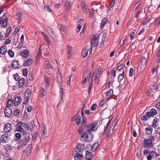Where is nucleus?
Segmentation results:
<instances>
[{
	"label": "nucleus",
	"mask_w": 160,
	"mask_h": 160,
	"mask_svg": "<svg viewBox=\"0 0 160 160\" xmlns=\"http://www.w3.org/2000/svg\"><path fill=\"white\" fill-rule=\"evenodd\" d=\"M84 146L82 144L78 143L73 152L72 155L75 160H80L83 158L82 152L84 151Z\"/></svg>",
	"instance_id": "1"
},
{
	"label": "nucleus",
	"mask_w": 160,
	"mask_h": 160,
	"mask_svg": "<svg viewBox=\"0 0 160 160\" xmlns=\"http://www.w3.org/2000/svg\"><path fill=\"white\" fill-rule=\"evenodd\" d=\"M22 133V138L19 139L18 141V143H21V145H26L28 142H29L31 140L30 138V134L29 133L25 131V132L21 133Z\"/></svg>",
	"instance_id": "2"
},
{
	"label": "nucleus",
	"mask_w": 160,
	"mask_h": 160,
	"mask_svg": "<svg viewBox=\"0 0 160 160\" xmlns=\"http://www.w3.org/2000/svg\"><path fill=\"white\" fill-rule=\"evenodd\" d=\"M93 138V134L90 132H86L81 136V139L85 142L91 141Z\"/></svg>",
	"instance_id": "3"
},
{
	"label": "nucleus",
	"mask_w": 160,
	"mask_h": 160,
	"mask_svg": "<svg viewBox=\"0 0 160 160\" xmlns=\"http://www.w3.org/2000/svg\"><path fill=\"white\" fill-rule=\"evenodd\" d=\"M97 123L93 122L92 123L87 124L85 127L86 132H90L96 130L98 128Z\"/></svg>",
	"instance_id": "4"
},
{
	"label": "nucleus",
	"mask_w": 160,
	"mask_h": 160,
	"mask_svg": "<svg viewBox=\"0 0 160 160\" xmlns=\"http://www.w3.org/2000/svg\"><path fill=\"white\" fill-rule=\"evenodd\" d=\"M27 125L26 123L21 121L18 122L17 125L16 130L17 131L19 132L20 133L25 132L22 127H25V128H27Z\"/></svg>",
	"instance_id": "5"
},
{
	"label": "nucleus",
	"mask_w": 160,
	"mask_h": 160,
	"mask_svg": "<svg viewBox=\"0 0 160 160\" xmlns=\"http://www.w3.org/2000/svg\"><path fill=\"white\" fill-rule=\"evenodd\" d=\"M79 110H78L77 113L71 119L72 121H75L77 125L80 124L81 121V118L79 114Z\"/></svg>",
	"instance_id": "6"
},
{
	"label": "nucleus",
	"mask_w": 160,
	"mask_h": 160,
	"mask_svg": "<svg viewBox=\"0 0 160 160\" xmlns=\"http://www.w3.org/2000/svg\"><path fill=\"white\" fill-rule=\"evenodd\" d=\"M98 34H96L94 36L93 38L92 39V42L91 44V47L92 46L94 47H96L98 46Z\"/></svg>",
	"instance_id": "7"
},
{
	"label": "nucleus",
	"mask_w": 160,
	"mask_h": 160,
	"mask_svg": "<svg viewBox=\"0 0 160 160\" xmlns=\"http://www.w3.org/2000/svg\"><path fill=\"white\" fill-rule=\"evenodd\" d=\"M153 146L152 141L147 139H145L143 141V146L146 148H149L152 147Z\"/></svg>",
	"instance_id": "8"
},
{
	"label": "nucleus",
	"mask_w": 160,
	"mask_h": 160,
	"mask_svg": "<svg viewBox=\"0 0 160 160\" xmlns=\"http://www.w3.org/2000/svg\"><path fill=\"white\" fill-rule=\"evenodd\" d=\"M5 115L6 117H10L12 113V110L11 108L6 107L4 111Z\"/></svg>",
	"instance_id": "9"
},
{
	"label": "nucleus",
	"mask_w": 160,
	"mask_h": 160,
	"mask_svg": "<svg viewBox=\"0 0 160 160\" xmlns=\"http://www.w3.org/2000/svg\"><path fill=\"white\" fill-rule=\"evenodd\" d=\"M82 10L84 13H88L89 11V9L86 5L85 2L82 1L81 3Z\"/></svg>",
	"instance_id": "10"
},
{
	"label": "nucleus",
	"mask_w": 160,
	"mask_h": 160,
	"mask_svg": "<svg viewBox=\"0 0 160 160\" xmlns=\"http://www.w3.org/2000/svg\"><path fill=\"white\" fill-rule=\"evenodd\" d=\"M89 50V47L87 46L85 47V48L82 50L81 55L82 56L83 58H85L88 55V52Z\"/></svg>",
	"instance_id": "11"
},
{
	"label": "nucleus",
	"mask_w": 160,
	"mask_h": 160,
	"mask_svg": "<svg viewBox=\"0 0 160 160\" xmlns=\"http://www.w3.org/2000/svg\"><path fill=\"white\" fill-rule=\"evenodd\" d=\"M8 135L6 133L2 135L0 138V140L2 142L7 143L8 140Z\"/></svg>",
	"instance_id": "12"
},
{
	"label": "nucleus",
	"mask_w": 160,
	"mask_h": 160,
	"mask_svg": "<svg viewBox=\"0 0 160 160\" xmlns=\"http://www.w3.org/2000/svg\"><path fill=\"white\" fill-rule=\"evenodd\" d=\"M157 114L156 110L154 108L151 109L150 111L147 112L146 113V114L148 115L150 117H153Z\"/></svg>",
	"instance_id": "13"
},
{
	"label": "nucleus",
	"mask_w": 160,
	"mask_h": 160,
	"mask_svg": "<svg viewBox=\"0 0 160 160\" xmlns=\"http://www.w3.org/2000/svg\"><path fill=\"white\" fill-rule=\"evenodd\" d=\"M11 66V67L13 69L18 68L20 66L19 63V61L15 60H13Z\"/></svg>",
	"instance_id": "14"
},
{
	"label": "nucleus",
	"mask_w": 160,
	"mask_h": 160,
	"mask_svg": "<svg viewBox=\"0 0 160 160\" xmlns=\"http://www.w3.org/2000/svg\"><path fill=\"white\" fill-rule=\"evenodd\" d=\"M12 128V125L9 123H6L4 126V131L5 132H10Z\"/></svg>",
	"instance_id": "15"
},
{
	"label": "nucleus",
	"mask_w": 160,
	"mask_h": 160,
	"mask_svg": "<svg viewBox=\"0 0 160 160\" xmlns=\"http://www.w3.org/2000/svg\"><path fill=\"white\" fill-rule=\"evenodd\" d=\"M29 52L27 49H24L20 52L21 55L25 58H27L29 56Z\"/></svg>",
	"instance_id": "16"
},
{
	"label": "nucleus",
	"mask_w": 160,
	"mask_h": 160,
	"mask_svg": "<svg viewBox=\"0 0 160 160\" xmlns=\"http://www.w3.org/2000/svg\"><path fill=\"white\" fill-rule=\"evenodd\" d=\"M47 30L48 34L52 38H55V35L54 34V32L50 27H47Z\"/></svg>",
	"instance_id": "17"
},
{
	"label": "nucleus",
	"mask_w": 160,
	"mask_h": 160,
	"mask_svg": "<svg viewBox=\"0 0 160 160\" xmlns=\"http://www.w3.org/2000/svg\"><path fill=\"white\" fill-rule=\"evenodd\" d=\"M32 62L33 60L31 58H29L24 63H23V65L24 67H25L28 66H30L32 65Z\"/></svg>",
	"instance_id": "18"
},
{
	"label": "nucleus",
	"mask_w": 160,
	"mask_h": 160,
	"mask_svg": "<svg viewBox=\"0 0 160 160\" xmlns=\"http://www.w3.org/2000/svg\"><path fill=\"white\" fill-rule=\"evenodd\" d=\"M92 158V153L88 151H86V160H91Z\"/></svg>",
	"instance_id": "19"
},
{
	"label": "nucleus",
	"mask_w": 160,
	"mask_h": 160,
	"mask_svg": "<svg viewBox=\"0 0 160 160\" xmlns=\"http://www.w3.org/2000/svg\"><path fill=\"white\" fill-rule=\"evenodd\" d=\"M58 29L61 32H63L65 33H66V27L65 26L60 24L58 26Z\"/></svg>",
	"instance_id": "20"
},
{
	"label": "nucleus",
	"mask_w": 160,
	"mask_h": 160,
	"mask_svg": "<svg viewBox=\"0 0 160 160\" xmlns=\"http://www.w3.org/2000/svg\"><path fill=\"white\" fill-rule=\"evenodd\" d=\"M124 70H123L122 72L120 74L118 78V82H120L123 79L124 77Z\"/></svg>",
	"instance_id": "21"
},
{
	"label": "nucleus",
	"mask_w": 160,
	"mask_h": 160,
	"mask_svg": "<svg viewBox=\"0 0 160 160\" xmlns=\"http://www.w3.org/2000/svg\"><path fill=\"white\" fill-rule=\"evenodd\" d=\"M7 52L6 49V46H3L0 48V53L2 55L4 54Z\"/></svg>",
	"instance_id": "22"
},
{
	"label": "nucleus",
	"mask_w": 160,
	"mask_h": 160,
	"mask_svg": "<svg viewBox=\"0 0 160 160\" xmlns=\"http://www.w3.org/2000/svg\"><path fill=\"white\" fill-rule=\"evenodd\" d=\"M24 79L23 78H22L19 81L18 83V87L20 88L22 87L24 85Z\"/></svg>",
	"instance_id": "23"
},
{
	"label": "nucleus",
	"mask_w": 160,
	"mask_h": 160,
	"mask_svg": "<svg viewBox=\"0 0 160 160\" xmlns=\"http://www.w3.org/2000/svg\"><path fill=\"white\" fill-rule=\"evenodd\" d=\"M21 99V98L20 97H16L14 99V105L15 106L18 105L20 104Z\"/></svg>",
	"instance_id": "24"
},
{
	"label": "nucleus",
	"mask_w": 160,
	"mask_h": 160,
	"mask_svg": "<svg viewBox=\"0 0 160 160\" xmlns=\"http://www.w3.org/2000/svg\"><path fill=\"white\" fill-rule=\"evenodd\" d=\"M35 123L34 122H31L28 123L27 126V128H29L30 130H32L35 127Z\"/></svg>",
	"instance_id": "25"
},
{
	"label": "nucleus",
	"mask_w": 160,
	"mask_h": 160,
	"mask_svg": "<svg viewBox=\"0 0 160 160\" xmlns=\"http://www.w3.org/2000/svg\"><path fill=\"white\" fill-rule=\"evenodd\" d=\"M44 64L45 66H46L47 68H45L46 69H53L52 66L47 61L45 62Z\"/></svg>",
	"instance_id": "26"
},
{
	"label": "nucleus",
	"mask_w": 160,
	"mask_h": 160,
	"mask_svg": "<svg viewBox=\"0 0 160 160\" xmlns=\"http://www.w3.org/2000/svg\"><path fill=\"white\" fill-rule=\"evenodd\" d=\"M109 22V21L108 20V19L107 18H104L102 21L100 26V28H102L106 23L108 22Z\"/></svg>",
	"instance_id": "27"
},
{
	"label": "nucleus",
	"mask_w": 160,
	"mask_h": 160,
	"mask_svg": "<svg viewBox=\"0 0 160 160\" xmlns=\"http://www.w3.org/2000/svg\"><path fill=\"white\" fill-rule=\"evenodd\" d=\"M159 121V120L158 118H155L153 120V122L152 124V126L154 128H156L157 127L158 124L157 125V123Z\"/></svg>",
	"instance_id": "28"
},
{
	"label": "nucleus",
	"mask_w": 160,
	"mask_h": 160,
	"mask_svg": "<svg viewBox=\"0 0 160 160\" xmlns=\"http://www.w3.org/2000/svg\"><path fill=\"white\" fill-rule=\"evenodd\" d=\"M83 76H84V77H86L88 79V78L89 79L91 76V72L90 71H88L86 72H85L83 74Z\"/></svg>",
	"instance_id": "29"
},
{
	"label": "nucleus",
	"mask_w": 160,
	"mask_h": 160,
	"mask_svg": "<svg viewBox=\"0 0 160 160\" xmlns=\"http://www.w3.org/2000/svg\"><path fill=\"white\" fill-rule=\"evenodd\" d=\"M98 146L99 143L98 142H97L95 143L92 145V150L93 152L95 151Z\"/></svg>",
	"instance_id": "30"
},
{
	"label": "nucleus",
	"mask_w": 160,
	"mask_h": 160,
	"mask_svg": "<svg viewBox=\"0 0 160 160\" xmlns=\"http://www.w3.org/2000/svg\"><path fill=\"white\" fill-rule=\"evenodd\" d=\"M42 129L41 131V136L42 138H44L45 137V135L46 133V131L45 127L43 128L42 127Z\"/></svg>",
	"instance_id": "31"
},
{
	"label": "nucleus",
	"mask_w": 160,
	"mask_h": 160,
	"mask_svg": "<svg viewBox=\"0 0 160 160\" xmlns=\"http://www.w3.org/2000/svg\"><path fill=\"white\" fill-rule=\"evenodd\" d=\"M67 50L68 52V57H71L72 56V49L69 48L68 46H67Z\"/></svg>",
	"instance_id": "32"
},
{
	"label": "nucleus",
	"mask_w": 160,
	"mask_h": 160,
	"mask_svg": "<svg viewBox=\"0 0 160 160\" xmlns=\"http://www.w3.org/2000/svg\"><path fill=\"white\" fill-rule=\"evenodd\" d=\"M13 104V101L12 100L9 99L7 102L6 107L10 108V106H12Z\"/></svg>",
	"instance_id": "33"
},
{
	"label": "nucleus",
	"mask_w": 160,
	"mask_h": 160,
	"mask_svg": "<svg viewBox=\"0 0 160 160\" xmlns=\"http://www.w3.org/2000/svg\"><path fill=\"white\" fill-rule=\"evenodd\" d=\"M59 72H60L59 71ZM57 82L59 83H61L62 79V77L61 74L60 72H59L58 74L57 75Z\"/></svg>",
	"instance_id": "34"
},
{
	"label": "nucleus",
	"mask_w": 160,
	"mask_h": 160,
	"mask_svg": "<svg viewBox=\"0 0 160 160\" xmlns=\"http://www.w3.org/2000/svg\"><path fill=\"white\" fill-rule=\"evenodd\" d=\"M8 18H5L2 22V26L3 27H6L7 26Z\"/></svg>",
	"instance_id": "35"
},
{
	"label": "nucleus",
	"mask_w": 160,
	"mask_h": 160,
	"mask_svg": "<svg viewBox=\"0 0 160 160\" xmlns=\"http://www.w3.org/2000/svg\"><path fill=\"white\" fill-rule=\"evenodd\" d=\"M145 129L146 132L148 134L151 135L152 133V129L151 128H147Z\"/></svg>",
	"instance_id": "36"
},
{
	"label": "nucleus",
	"mask_w": 160,
	"mask_h": 160,
	"mask_svg": "<svg viewBox=\"0 0 160 160\" xmlns=\"http://www.w3.org/2000/svg\"><path fill=\"white\" fill-rule=\"evenodd\" d=\"M150 117L148 115H143L141 117V119L144 121H146Z\"/></svg>",
	"instance_id": "37"
},
{
	"label": "nucleus",
	"mask_w": 160,
	"mask_h": 160,
	"mask_svg": "<svg viewBox=\"0 0 160 160\" xmlns=\"http://www.w3.org/2000/svg\"><path fill=\"white\" fill-rule=\"evenodd\" d=\"M147 62L146 59L144 57H142L141 59V63L142 65H144Z\"/></svg>",
	"instance_id": "38"
},
{
	"label": "nucleus",
	"mask_w": 160,
	"mask_h": 160,
	"mask_svg": "<svg viewBox=\"0 0 160 160\" xmlns=\"http://www.w3.org/2000/svg\"><path fill=\"white\" fill-rule=\"evenodd\" d=\"M86 123V118L85 117H83L80 123V124L82 126L84 125Z\"/></svg>",
	"instance_id": "39"
},
{
	"label": "nucleus",
	"mask_w": 160,
	"mask_h": 160,
	"mask_svg": "<svg viewBox=\"0 0 160 160\" xmlns=\"http://www.w3.org/2000/svg\"><path fill=\"white\" fill-rule=\"evenodd\" d=\"M71 5V2L70 0H67L66 1L65 6H66L67 9H68L70 8Z\"/></svg>",
	"instance_id": "40"
},
{
	"label": "nucleus",
	"mask_w": 160,
	"mask_h": 160,
	"mask_svg": "<svg viewBox=\"0 0 160 160\" xmlns=\"http://www.w3.org/2000/svg\"><path fill=\"white\" fill-rule=\"evenodd\" d=\"M41 47L42 46L41 45L39 48L38 51L37 53V58L38 57L39 58L41 55L42 53V49H41Z\"/></svg>",
	"instance_id": "41"
},
{
	"label": "nucleus",
	"mask_w": 160,
	"mask_h": 160,
	"mask_svg": "<svg viewBox=\"0 0 160 160\" xmlns=\"http://www.w3.org/2000/svg\"><path fill=\"white\" fill-rule=\"evenodd\" d=\"M30 97L29 96L25 95V100L23 103L24 104H26L28 102V100L29 99Z\"/></svg>",
	"instance_id": "42"
},
{
	"label": "nucleus",
	"mask_w": 160,
	"mask_h": 160,
	"mask_svg": "<svg viewBox=\"0 0 160 160\" xmlns=\"http://www.w3.org/2000/svg\"><path fill=\"white\" fill-rule=\"evenodd\" d=\"M8 53L9 55V56L11 58H13L14 56V53L13 52L11 49L9 50L8 52Z\"/></svg>",
	"instance_id": "43"
},
{
	"label": "nucleus",
	"mask_w": 160,
	"mask_h": 160,
	"mask_svg": "<svg viewBox=\"0 0 160 160\" xmlns=\"http://www.w3.org/2000/svg\"><path fill=\"white\" fill-rule=\"evenodd\" d=\"M150 20V18L149 17H147L143 21V22H142V25H146L147 23H148Z\"/></svg>",
	"instance_id": "44"
},
{
	"label": "nucleus",
	"mask_w": 160,
	"mask_h": 160,
	"mask_svg": "<svg viewBox=\"0 0 160 160\" xmlns=\"http://www.w3.org/2000/svg\"><path fill=\"white\" fill-rule=\"evenodd\" d=\"M11 30V28L10 27H9L7 30L5 36V37L7 38Z\"/></svg>",
	"instance_id": "45"
},
{
	"label": "nucleus",
	"mask_w": 160,
	"mask_h": 160,
	"mask_svg": "<svg viewBox=\"0 0 160 160\" xmlns=\"http://www.w3.org/2000/svg\"><path fill=\"white\" fill-rule=\"evenodd\" d=\"M92 82L91 81L90 82L89 84V88H88V94L90 93L91 92V89H92Z\"/></svg>",
	"instance_id": "46"
},
{
	"label": "nucleus",
	"mask_w": 160,
	"mask_h": 160,
	"mask_svg": "<svg viewBox=\"0 0 160 160\" xmlns=\"http://www.w3.org/2000/svg\"><path fill=\"white\" fill-rule=\"evenodd\" d=\"M111 130V128L110 127H109L107 130V137L108 138H109L110 137Z\"/></svg>",
	"instance_id": "47"
},
{
	"label": "nucleus",
	"mask_w": 160,
	"mask_h": 160,
	"mask_svg": "<svg viewBox=\"0 0 160 160\" xmlns=\"http://www.w3.org/2000/svg\"><path fill=\"white\" fill-rule=\"evenodd\" d=\"M31 91L30 89H27L25 92V95L27 96L28 95V96H29V97H30L31 96Z\"/></svg>",
	"instance_id": "48"
},
{
	"label": "nucleus",
	"mask_w": 160,
	"mask_h": 160,
	"mask_svg": "<svg viewBox=\"0 0 160 160\" xmlns=\"http://www.w3.org/2000/svg\"><path fill=\"white\" fill-rule=\"evenodd\" d=\"M45 82L46 84V85H47V86H49V81H50V79L48 78V77H46L45 78Z\"/></svg>",
	"instance_id": "49"
},
{
	"label": "nucleus",
	"mask_w": 160,
	"mask_h": 160,
	"mask_svg": "<svg viewBox=\"0 0 160 160\" xmlns=\"http://www.w3.org/2000/svg\"><path fill=\"white\" fill-rule=\"evenodd\" d=\"M158 87V85L157 84H154L151 87V89L153 90H156Z\"/></svg>",
	"instance_id": "50"
},
{
	"label": "nucleus",
	"mask_w": 160,
	"mask_h": 160,
	"mask_svg": "<svg viewBox=\"0 0 160 160\" xmlns=\"http://www.w3.org/2000/svg\"><path fill=\"white\" fill-rule=\"evenodd\" d=\"M97 107V105L96 104H93L91 106V109L92 111H94L95 110Z\"/></svg>",
	"instance_id": "51"
},
{
	"label": "nucleus",
	"mask_w": 160,
	"mask_h": 160,
	"mask_svg": "<svg viewBox=\"0 0 160 160\" xmlns=\"http://www.w3.org/2000/svg\"><path fill=\"white\" fill-rule=\"evenodd\" d=\"M124 65H122L118 66L117 68V69L119 71H122L123 70V68H124Z\"/></svg>",
	"instance_id": "52"
},
{
	"label": "nucleus",
	"mask_w": 160,
	"mask_h": 160,
	"mask_svg": "<svg viewBox=\"0 0 160 160\" xmlns=\"http://www.w3.org/2000/svg\"><path fill=\"white\" fill-rule=\"evenodd\" d=\"M43 38H44L45 40L48 43V44L50 45V41L49 39L48 38L47 35H44V37H43Z\"/></svg>",
	"instance_id": "53"
},
{
	"label": "nucleus",
	"mask_w": 160,
	"mask_h": 160,
	"mask_svg": "<svg viewBox=\"0 0 160 160\" xmlns=\"http://www.w3.org/2000/svg\"><path fill=\"white\" fill-rule=\"evenodd\" d=\"M43 9L44 11H46L48 12H51V11L49 6L48 5H47L46 7H44Z\"/></svg>",
	"instance_id": "54"
},
{
	"label": "nucleus",
	"mask_w": 160,
	"mask_h": 160,
	"mask_svg": "<svg viewBox=\"0 0 160 160\" xmlns=\"http://www.w3.org/2000/svg\"><path fill=\"white\" fill-rule=\"evenodd\" d=\"M23 75L24 76H27L28 74V70L27 68H24L22 70Z\"/></svg>",
	"instance_id": "55"
},
{
	"label": "nucleus",
	"mask_w": 160,
	"mask_h": 160,
	"mask_svg": "<svg viewBox=\"0 0 160 160\" xmlns=\"http://www.w3.org/2000/svg\"><path fill=\"white\" fill-rule=\"evenodd\" d=\"M125 40V39L124 38H122L119 42L118 46H120V47H121V46L124 43Z\"/></svg>",
	"instance_id": "56"
},
{
	"label": "nucleus",
	"mask_w": 160,
	"mask_h": 160,
	"mask_svg": "<svg viewBox=\"0 0 160 160\" xmlns=\"http://www.w3.org/2000/svg\"><path fill=\"white\" fill-rule=\"evenodd\" d=\"M13 77H14L15 80L16 81H18V79L20 78L19 76L17 73H16V74H14L13 75Z\"/></svg>",
	"instance_id": "57"
},
{
	"label": "nucleus",
	"mask_w": 160,
	"mask_h": 160,
	"mask_svg": "<svg viewBox=\"0 0 160 160\" xmlns=\"http://www.w3.org/2000/svg\"><path fill=\"white\" fill-rule=\"evenodd\" d=\"M83 80L82 82V84H85L89 80V79H88L87 78H86V77H84V76H83Z\"/></svg>",
	"instance_id": "58"
},
{
	"label": "nucleus",
	"mask_w": 160,
	"mask_h": 160,
	"mask_svg": "<svg viewBox=\"0 0 160 160\" xmlns=\"http://www.w3.org/2000/svg\"><path fill=\"white\" fill-rule=\"evenodd\" d=\"M20 113L19 110L18 109H16L14 112V116H18Z\"/></svg>",
	"instance_id": "59"
},
{
	"label": "nucleus",
	"mask_w": 160,
	"mask_h": 160,
	"mask_svg": "<svg viewBox=\"0 0 160 160\" xmlns=\"http://www.w3.org/2000/svg\"><path fill=\"white\" fill-rule=\"evenodd\" d=\"M20 30V27L19 26L17 27L16 28H15L14 32L15 34L16 33L19 32Z\"/></svg>",
	"instance_id": "60"
},
{
	"label": "nucleus",
	"mask_w": 160,
	"mask_h": 160,
	"mask_svg": "<svg viewBox=\"0 0 160 160\" xmlns=\"http://www.w3.org/2000/svg\"><path fill=\"white\" fill-rule=\"evenodd\" d=\"M60 100H62V99L63 98V91H62V88H61L60 89Z\"/></svg>",
	"instance_id": "61"
},
{
	"label": "nucleus",
	"mask_w": 160,
	"mask_h": 160,
	"mask_svg": "<svg viewBox=\"0 0 160 160\" xmlns=\"http://www.w3.org/2000/svg\"><path fill=\"white\" fill-rule=\"evenodd\" d=\"M81 28V26L79 24H78L76 29V31L77 33H78L79 32Z\"/></svg>",
	"instance_id": "62"
},
{
	"label": "nucleus",
	"mask_w": 160,
	"mask_h": 160,
	"mask_svg": "<svg viewBox=\"0 0 160 160\" xmlns=\"http://www.w3.org/2000/svg\"><path fill=\"white\" fill-rule=\"evenodd\" d=\"M15 136L16 138L18 139H20V138H22V136H21V134L19 133H16V134Z\"/></svg>",
	"instance_id": "63"
},
{
	"label": "nucleus",
	"mask_w": 160,
	"mask_h": 160,
	"mask_svg": "<svg viewBox=\"0 0 160 160\" xmlns=\"http://www.w3.org/2000/svg\"><path fill=\"white\" fill-rule=\"evenodd\" d=\"M159 24H160V17L158 18L156 21L155 24L156 25H158Z\"/></svg>",
	"instance_id": "64"
}]
</instances>
